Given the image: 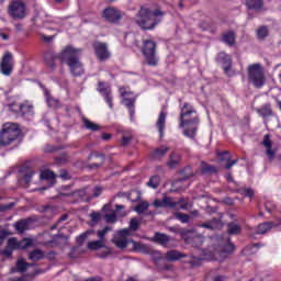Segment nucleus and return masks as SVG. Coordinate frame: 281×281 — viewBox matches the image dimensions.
<instances>
[{
    "label": "nucleus",
    "mask_w": 281,
    "mask_h": 281,
    "mask_svg": "<svg viewBox=\"0 0 281 281\" xmlns=\"http://www.w3.org/2000/svg\"><path fill=\"white\" fill-rule=\"evenodd\" d=\"M265 207H266L267 212H273V210L276 209V205L271 202H267L265 204Z\"/></svg>",
    "instance_id": "obj_63"
},
{
    "label": "nucleus",
    "mask_w": 281,
    "mask_h": 281,
    "mask_svg": "<svg viewBox=\"0 0 281 281\" xmlns=\"http://www.w3.org/2000/svg\"><path fill=\"white\" fill-rule=\"evenodd\" d=\"M8 247L11 248L13 251H14V249H19V240L14 237L9 238Z\"/></svg>",
    "instance_id": "obj_53"
},
{
    "label": "nucleus",
    "mask_w": 281,
    "mask_h": 281,
    "mask_svg": "<svg viewBox=\"0 0 281 281\" xmlns=\"http://www.w3.org/2000/svg\"><path fill=\"white\" fill-rule=\"evenodd\" d=\"M67 218H68V215H61V218H59V220L57 221V223L54 224V225L50 227V229H58V226L60 225V223H63V221H67Z\"/></svg>",
    "instance_id": "obj_61"
},
{
    "label": "nucleus",
    "mask_w": 281,
    "mask_h": 281,
    "mask_svg": "<svg viewBox=\"0 0 281 281\" xmlns=\"http://www.w3.org/2000/svg\"><path fill=\"white\" fill-rule=\"evenodd\" d=\"M83 126L87 131H100V125L97 123L91 122L89 119H82Z\"/></svg>",
    "instance_id": "obj_31"
},
{
    "label": "nucleus",
    "mask_w": 281,
    "mask_h": 281,
    "mask_svg": "<svg viewBox=\"0 0 281 281\" xmlns=\"http://www.w3.org/2000/svg\"><path fill=\"white\" fill-rule=\"evenodd\" d=\"M262 146L266 148V155H268L269 161H273L276 158V148H273V142L269 134L263 136Z\"/></svg>",
    "instance_id": "obj_17"
},
{
    "label": "nucleus",
    "mask_w": 281,
    "mask_h": 281,
    "mask_svg": "<svg viewBox=\"0 0 281 281\" xmlns=\"http://www.w3.org/2000/svg\"><path fill=\"white\" fill-rule=\"evenodd\" d=\"M98 91L104 98L108 106L113 109V97L111 95V88L104 82H99Z\"/></svg>",
    "instance_id": "obj_15"
},
{
    "label": "nucleus",
    "mask_w": 281,
    "mask_h": 281,
    "mask_svg": "<svg viewBox=\"0 0 281 281\" xmlns=\"http://www.w3.org/2000/svg\"><path fill=\"white\" fill-rule=\"evenodd\" d=\"M33 175H36V172H34L33 170H29V171L24 175V181H25L26 183H30V181H32Z\"/></svg>",
    "instance_id": "obj_60"
},
{
    "label": "nucleus",
    "mask_w": 281,
    "mask_h": 281,
    "mask_svg": "<svg viewBox=\"0 0 281 281\" xmlns=\"http://www.w3.org/2000/svg\"><path fill=\"white\" fill-rule=\"evenodd\" d=\"M33 241L31 238L23 239L19 241L18 249H27V247H32Z\"/></svg>",
    "instance_id": "obj_44"
},
{
    "label": "nucleus",
    "mask_w": 281,
    "mask_h": 281,
    "mask_svg": "<svg viewBox=\"0 0 281 281\" xmlns=\"http://www.w3.org/2000/svg\"><path fill=\"white\" fill-rule=\"evenodd\" d=\"M217 60L223 65L224 74H226V76H236V71L232 68V57H229V55L220 53Z\"/></svg>",
    "instance_id": "obj_12"
},
{
    "label": "nucleus",
    "mask_w": 281,
    "mask_h": 281,
    "mask_svg": "<svg viewBox=\"0 0 281 281\" xmlns=\"http://www.w3.org/2000/svg\"><path fill=\"white\" fill-rule=\"evenodd\" d=\"M111 227L105 226L102 231L97 232L99 240H103L104 243V236H106L111 232Z\"/></svg>",
    "instance_id": "obj_50"
},
{
    "label": "nucleus",
    "mask_w": 281,
    "mask_h": 281,
    "mask_svg": "<svg viewBox=\"0 0 281 281\" xmlns=\"http://www.w3.org/2000/svg\"><path fill=\"white\" fill-rule=\"evenodd\" d=\"M188 186H190V183L186 182V178L178 179L172 183L175 192H181L183 190H187Z\"/></svg>",
    "instance_id": "obj_23"
},
{
    "label": "nucleus",
    "mask_w": 281,
    "mask_h": 281,
    "mask_svg": "<svg viewBox=\"0 0 281 281\" xmlns=\"http://www.w3.org/2000/svg\"><path fill=\"white\" fill-rule=\"evenodd\" d=\"M0 67L1 74H3V76H10V74H12V54H4Z\"/></svg>",
    "instance_id": "obj_18"
},
{
    "label": "nucleus",
    "mask_w": 281,
    "mask_h": 281,
    "mask_svg": "<svg viewBox=\"0 0 281 281\" xmlns=\"http://www.w3.org/2000/svg\"><path fill=\"white\" fill-rule=\"evenodd\" d=\"M267 36H269V29H267V26H261L257 30V38H259V41H263Z\"/></svg>",
    "instance_id": "obj_40"
},
{
    "label": "nucleus",
    "mask_w": 281,
    "mask_h": 281,
    "mask_svg": "<svg viewBox=\"0 0 281 281\" xmlns=\"http://www.w3.org/2000/svg\"><path fill=\"white\" fill-rule=\"evenodd\" d=\"M218 160L225 164L224 168L226 170H229V168L238 164V160H232V155L229 154V151L220 153Z\"/></svg>",
    "instance_id": "obj_20"
},
{
    "label": "nucleus",
    "mask_w": 281,
    "mask_h": 281,
    "mask_svg": "<svg viewBox=\"0 0 281 281\" xmlns=\"http://www.w3.org/2000/svg\"><path fill=\"white\" fill-rule=\"evenodd\" d=\"M155 243H158V245H168L170 243V237L166 234L157 233L154 237Z\"/></svg>",
    "instance_id": "obj_27"
},
{
    "label": "nucleus",
    "mask_w": 281,
    "mask_h": 281,
    "mask_svg": "<svg viewBox=\"0 0 281 281\" xmlns=\"http://www.w3.org/2000/svg\"><path fill=\"white\" fill-rule=\"evenodd\" d=\"M148 207H150V203L146 201H139V203L135 206L134 212H137V214H144Z\"/></svg>",
    "instance_id": "obj_32"
},
{
    "label": "nucleus",
    "mask_w": 281,
    "mask_h": 281,
    "mask_svg": "<svg viewBox=\"0 0 281 281\" xmlns=\"http://www.w3.org/2000/svg\"><path fill=\"white\" fill-rule=\"evenodd\" d=\"M168 150H170V147L161 146L160 148H157L154 150V158L155 159H160V157H164Z\"/></svg>",
    "instance_id": "obj_38"
},
{
    "label": "nucleus",
    "mask_w": 281,
    "mask_h": 281,
    "mask_svg": "<svg viewBox=\"0 0 281 281\" xmlns=\"http://www.w3.org/2000/svg\"><path fill=\"white\" fill-rule=\"evenodd\" d=\"M248 80L252 82L257 89H260L265 85V72L260 64H254L248 67Z\"/></svg>",
    "instance_id": "obj_5"
},
{
    "label": "nucleus",
    "mask_w": 281,
    "mask_h": 281,
    "mask_svg": "<svg viewBox=\"0 0 281 281\" xmlns=\"http://www.w3.org/2000/svg\"><path fill=\"white\" fill-rule=\"evenodd\" d=\"M194 113H196V110L192 108V105L186 103L182 106L180 114V128H183L186 124H194L196 122V119L190 120V115H194Z\"/></svg>",
    "instance_id": "obj_10"
},
{
    "label": "nucleus",
    "mask_w": 281,
    "mask_h": 281,
    "mask_svg": "<svg viewBox=\"0 0 281 281\" xmlns=\"http://www.w3.org/2000/svg\"><path fill=\"white\" fill-rule=\"evenodd\" d=\"M175 217L180 221V223H190V215L188 214L176 212Z\"/></svg>",
    "instance_id": "obj_45"
},
{
    "label": "nucleus",
    "mask_w": 281,
    "mask_h": 281,
    "mask_svg": "<svg viewBox=\"0 0 281 281\" xmlns=\"http://www.w3.org/2000/svg\"><path fill=\"white\" fill-rule=\"evenodd\" d=\"M60 199L67 201V203H76V201H89V196H87V190H77L72 192H64L60 193Z\"/></svg>",
    "instance_id": "obj_8"
},
{
    "label": "nucleus",
    "mask_w": 281,
    "mask_h": 281,
    "mask_svg": "<svg viewBox=\"0 0 281 281\" xmlns=\"http://www.w3.org/2000/svg\"><path fill=\"white\" fill-rule=\"evenodd\" d=\"M246 5L249 10H256V12L260 11L263 5L262 0H246Z\"/></svg>",
    "instance_id": "obj_26"
},
{
    "label": "nucleus",
    "mask_w": 281,
    "mask_h": 281,
    "mask_svg": "<svg viewBox=\"0 0 281 281\" xmlns=\"http://www.w3.org/2000/svg\"><path fill=\"white\" fill-rule=\"evenodd\" d=\"M180 258H183V254L179 252V250H170L166 254V259L169 262H175V260H179Z\"/></svg>",
    "instance_id": "obj_29"
},
{
    "label": "nucleus",
    "mask_w": 281,
    "mask_h": 281,
    "mask_svg": "<svg viewBox=\"0 0 281 281\" xmlns=\"http://www.w3.org/2000/svg\"><path fill=\"white\" fill-rule=\"evenodd\" d=\"M164 12L150 7H140L136 14L135 21L142 30H155L161 23Z\"/></svg>",
    "instance_id": "obj_1"
},
{
    "label": "nucleus",
    "mask_w": 281,
    "mask_h": 281,
    "mask_svg": "<svg viewBox=\"0 0 281 281\" xmlns=\"http://www.w3.org/2000/svg\"><path fill=\"white\" fill-rule=\"evenodd\" d=\"M228 234H240V226L236 223L228 224Z\"/></svg>",
    "instance_id": "obj_47"
},
{
    "label": "nucleus",
    "mask_w": 281,
    "mask_h": 281,
    "mask_svg": "<svg viewBox=\"0 0 281 281\" xmlns=\"http://www.w3.org/2000/svg\"><path fill=\"white\" fill-rule=\"evenodd\" d=\"M45 95H46V102L48 104V106H52L53 109H56L59 104L57 99H54L50 94L49 91H45Z\"/></svg>",
    "instance_id": "obj_39"
},
{
    "label": "nucleus",
    "mask_w": 281,
    "mask_h": 281,
    "mask_svg": "<svg viewBox=\"0 0 281 281\" xmlns=\"http://www.w3.org/2000/svg\"><path fill=\"white\" fill-rule=\"evenodd\" d=\"M30 223L26 220H22L15 223V229L19 232V234H23V232L27 229Z\"/></svg>",
    "instance_id": "obj_36"
},
{
    "label": "nucleus",
    "mask_w": 281,
    "mask_h": 281,
    "mask_svg": "<svg viewBox=\"0 0 281 281\" xmlns=\"http://www.w3.org/2000/svg\"><path fill=\"white\" fill-rule=\"evenodd\" d=\"M176 207L173 210H188V202L184 199H180L179 201L175 202Z\"/></svg>",
    "instance_id": "obj_48"
},
{
    "label": "nucleus",
    "mask_w": 281,
    "mask_h": 281,
    "mask_svg": "<svg viewBox=\"0 0 281 281\" xmlns=\"http://www.w3.org/2000/svg\"><path fill=\"white\" fill-rule=\"evenodd\" d=\"M257 113H259L261 117H269V115H271L272 113L271 105L270 104L262 105L260 109L257 110Z\"/></svg>",
    "instance_id": "obj_34"
},
{
    "label": "nucleus",
    "mask_w": 281,
    "mask_h": 281,
    "mask_svg": "<svg viewBox=\"0 0 281 281\" xmlns=\"http://www.w3.org/2000/svg\"><path fill=\"white\" fill-rule=\"evenodd\" d=\"M128 199L131 201H140L142 199V192L137 191V190H132L128 194Z\"/></svg>",
    "instance_id": "obj_49"
},
{
    "label": "nucleus",
    "mask_w": 281,
    "mask_h": 281,
    "mask_svg": "<svg viewBox=\"0 0 281 281\" xmlns=\"http://www.w3.org/2000/svg\"><path fill=\"white\" fill-rule=\"evenodd\" d=\"M9 14L13 19H25L27 15V9L25 3L21 1H14L9 7Z\"/></svg>",
    "instance_id": "obj_9"
},
{
    "label": "nucleus",
    "mask_w": 281,
    "mask_h": 281,
    "mask_svg": "<svg viewBox=\"0 0 281 281\" xmlns=\"http://www.w3.org/2000/svg\"><path fill=\"white\" fill-rule=\"evenodd\" d=\"M103 19L109 21V23H117L122 19V12L113 7H109L103 11Z\"/></svg>",
    "instance_id": "obj_14"
},
{
    "label": "nucleus",
    "mask_w": 281,
    "mask_h": 281,
    "mask_svg": "<svg viewBox=\"0 0 281 281\" xmlns=\"http://www.w3.org/2000/svg\"><path fill=\"white\" fill-rule=\"evenodd\" d=\"M21 135V128L16 123H5L2 131L0 132V144L1 146H10L12 142L19 138Z\"/></svg>",
    "instance_id": "obj_3"
},
{
    "label": "nucleus",
    "mask_w": 281,
    "mask_h": 281,
    "mask_svg": "<svg viewBox=\"0 0 281 281\" xmlns=\"http://www.w3.org/2000/svg\"><path fill=\"white\" fill-rule=\"evenodd\" d=\"M162 207H171V210H173V207H177V204L175 203V201H172V198H168L165 194L162 196Z\"/></svg>",
    "instance_id": "obj_41"
},
{
    "label": "nucleus",
    "mask_w": 281,
    "mask_h": 281,
    "mask_svg": "<svg viewBox=\"0 0 281 281\" xmlns=\"http://www.w3.org/2000/svg\"><path fill=\"white\" fill-rule=\"evenodd\" d=\"M200 227H204L205 229H218V227H221V221L211 220L210 222L200 224Z\"/></svg>",
    "instance_id": "obj_30"
},
{
    "label": "nucleus",
    "mask_w": 281,
    "mask_h": 281,
    "mask_svg": "<svg viewBox=\"0 0 281 281\" xmlns=\"http://www.w3.org/2000/svg\"><path fill=\"white\" fill-rule=\"evenodd\" d=\"M80 54H82V49L75 48L74 46H66L58 56L61 63L68 65L72 76H82V74H85V67L80 61Z\"/></svg>",
    "instance_id": "obj_2"
},
{
    "label": "nucleus",
    "mask_w": 281,
    "mask_h": 281,
    "mask_svg": "<svg viewBox=\"0 0 281 281\" xmlns=\"http://www.w3.org/2000/svg\"><path fill=\"white\" fill-rule=\"evenodd\" d=\"M33 111L34 106L32 104L23 103L20 105V113H22V115H30Z\"/></svg>",
    "instance_id": "obj_35"
},
{
    "label": "nucleus",
    "mask_w": 281,
    "mask_h": 281,
    "mask_svg": "<svg viewBox=\"0 0 281 281\" xmlns=\"http://www.w3.org/2000/svg\"><path fill=\"white\" fill-rule=\"evenodd\" d=\"M29 267H30V263L25 262V260L23 259H19L16 262V269L18 271H20V273L25 272Z\"/></svg>",
    "instance_id": "obj_42"
},
{
    "label": "nucleus",
    "mask_w": 281,
    "mask_h": 281,
    "mask_svg": "<svg viewBox=\"0 0 281 281\" xmlns=\"http://www.w3.org/2000/svg\"><path fill=\"white\" fill-rule=\"evenodd\" d=\"M69 241V237L65 235H56L54 240L50 243V247H60L63 245H67Z\"/></svg>",
    "instance_id": "obj_24"
},
{
    "label": "nucleus",
    "mask_w": 281,
    "mask_h": 281,
    "mask_svg": "<svg viewBox=\"0 0 281 281\" xmlns=\"http://www.w3.org/2000/svg\"><path fill=\"white\" fill-rule=\"evenodd\" d=\"M94 49V54L99 60H106V58L111 57V53H109V46L102 42H94L92 44Z\"/></svg>",
    "instance_id": "obj_11"
},
{
    "label": "nucleus",
    "mask_w": 281,
    "mask_h": 281,
    "mask_svg": "<svg viewBox=\"0 0 281 281\" xmlns=\"http://www.w3.org/2000/svg\"><path fill=\"white\" fill-rule=\"evenodd\" d=\"M184 137H189V139H194L196 135V127H191L189 130H184L183 132Z\"/></svg>",
    "instance_id": "obj_51"
},
{
    "label": "nucleus",
    "mask_w": 281,
    "mask_h": 281,
    "mask_svg": "<svg viewBox=\"0 0 281 281\" xmlns=\"http://www.w3.org/2000/svg\"><path fill=\"white\" fill-rule=\"evenodd\" d=\"M201 170L204 175L216 172V167L203 164Z\"/></svg>",
    "instance_id": "obj_52"
},
{
    "label": "nucleus",
    "mask_w": 281,
    "mask_h": 281,
    "mask_svg": "<svg viewBox=\"0 0 281 281\" xmlns=\"http://www.w3.org/2000/svg\"><path fill=\"white\" fill-rule=\"evenodd\" d=\"M142 52L145 60L147 61V65H157V43H155V41L144 40Z\"/></svg>",
    "instance_id": "obj_4"
},
{
    "label": "nucleus",
    "mask_w": 281,
    "mask_h": 281,
    "mask_svg": "<svg viewBox=\"0 0 281 281\" xmlns=\"http://www.w3.org/2000/svg\"><path fill=\"white\" fill-rule=\"evenodd\" d=\"M116 218L117 217L115 216V214H106L105 215L106 223H115Z\"/></svg>",
    "instance_id": "obj_62"
},
{
    "label": "nucleus",
    "mask_w": 281,
    "mask_h": 281,
    "mask_svg": "<svg viewBox=\"0 0 281 281\" xmlns=\"http://www.w3.org/2000/svg\"><path fill=\"white\" fill-rule=\"evenodd\" d=\"M273 227V223L271 222H265L257 226V234H267L271 228Z\"/></svg>",
    "instance_id": "obj_28"
},
{
    "label": "nucleus",
    "mask_w": 281,
    "mask_h": 281,
    "mask_svg": "<svg viewBox=\"0 0 281 281\" xmlns=\"http://www.w3.org/2000/svg\"><path fill=\"white\" fill-rule=\"evenodd\" d=\"M203 240H204L203 236H195L192 238L191 243L193 247H199L200 245H203Z\"/></svg>",
    "instance_id": "obj_56"
},
{
    "label": "nucleus",
    "mask_w": 281,
    "mask_h": 281,
    "mask_svg": "<svg viewBox=\"0 0 281 281\" xmlns=\"http://www.w3.org/2000/svg\"><path fill=\"white\" fill-rule=\"evenodd\" d=\"M90 218H91V225H98L102 216L100 215V213H91Z\"/></svg>",
    "instance_id": "obj_55"
},
{
    "label": "nucleus",
    "mask_w": 281,
    "mask_h": 281,
    "mask_svg": "<svg viewBox=\"0 0 281 281\" xmlns=\"http://www.w3.org/2000/svg\"><path fill=\"white\" fill-rule=\"evenodd\" d=\"M154 207H164V200H155L153 203Z\"/></svg>",
    "instance_id": "obj_64"
},
{
    "label": "nucleus",
    "mask_w": 281,
    "mask_h": 281,
    "mask_svg": "<svg viewBox=\"0 0 281 281\" xmlns=\"http://www.w3.org/2000/svg\"><path fill=\"white\" fill-rule=\"evenodd\" d=\"M128 236H131V229L128 228H123L115 233L112 243L117 247V249H126L128 247Z\"/></svg>",
    "instance_id": "obj_6"
},
{
    "label": "nucleus",
    "mask_w": 281,
    "mask_h": 281,
    "mask_svg": "<svg viewBox=\"0 0 281 281\" xmlns=\"http://www.w3.org/2000/svg\"><path fill=\"white\" fill-rule=\"evenodd\" d=\"M14 207V202L9 204H0V212H8V210H12Z\"/></svg>",
    "instance_id": "obj_58"
},
{
    "label": "nucleus",
    "mask_w": 281,
    "mask_h": 281,
    "mask_svg": "<svg viewBox=\"0 0 281 281\" xmlns=\"http://www.w3.org/2000/svg\"><path fill=\"white\" fill-rule=\"evenodd\" d=\"M179 164H181V155L177 154L175 151H172L169 155V160L167 161V166L169 168H175L176 166H178Z\"/></svg>",
    "instance_id": "obj_22"
},
{
    "label": "nucleus",
    "mask_w": 281,
    "mask_h": 281,
    "mask_svg": "<svg viewBox=\"0 0 281 281\" xmlns=\"http://www.w3.org/2000/svg\"><path fill=\"white\" fill-rule=\"evenodd\" d=\"M30 260H33V262H37V260H43L45 258V254H43L42 250H33L29 255Z\"/></svg>",
    "instance_id": "obj_33"
},
{
    "label": "nucleus",
    "mask_w": 281,
    "mask_h": 281,
    "mask_svg": "<svg viewBox=\"0 0 281 281\" xmlns=\"http://www.w3.org/2000/svg\"><path fill=\"white\" fill-rule=\"evenodd\" d=\"M91 234H93V231H87L86 233L79 235L77 237V243L79 245H83L85 244V240H87V238H89V236H91Z\"/></svg>",
    "instance_id": "obj_46"
},
{
    "label": "nucleus",
    "mask_w": 281,
    "mask_h": 281,
    "mask_svg": "<svg viewBox=\"0 0 281 281\" xmlns=\"http://www.w3.org/2000/svg\"><path fill=\"white\" fill-rule=\"evenodd\" d=\"M87 247L91 251H98V249H103V254H99V258H106V256L111 254V249L106 247V244L104 243V240H101V239L89 241Z\"/></svg>",
    "instance_id": "obj_13"
},
{
    "label": "nucleus",
    "mask_w": 281,
    "mask_h": 281,
    "mask_svg": "<svg viewBox=\"0 0 281 281\" xmlns=\"http://www.w3.org/2000/svg\"><path fill=\"white\" fill-rule=\"evenodd\" d=\"M223 41L226 43V45H234L236 41V35L234 32H228L223 35Z\"/></svg>",
    "instance_id": "obj_37"
},
{
    "label": "nucleus",
    "mask_w": 281,
    "mask_h": 281,
    "mask_svg": "<svg viewBox=\"0 0 281 281\" xmlns=\"http://www.w3.org/2000/svg\"><path fill=\"white\" fill-rule=\"evenodd\" d=\"M166 117H168V112L162 110L156 121V128L159 133V137H164V133H166Z\"/></svg>",
    "instance_id": "obj_19"
},
{
    "label": "nucleus",
    "mask_w": 281,
    "mask_h": 281,
    "mask_svg": "<svg viewBox=\"0 0 281 281\" xmlns=\"http://www.w3.org/2000/svg\"><path fill=\"white\" fill-rule=\"evenodd\" d=\"M148 188H153L157 190L159 188V176H153L149 181L147 182Z\"/></svg>",
    "instance_id": "obj_43"
},
{
    "label": "nucleus",
    "mask_w": 281,
    "mask_h": 281,
    "mask_svg": "<svg viewBox=\"0 0 281 281\" xmlns=\"http://www.w3.org/2000/svg\"><path fill=\"white\" fill-rule=\"evenodd\" d=\"M40 179L49 181L50 186H54V183H56V173L50 170H44L41 172Z\"/></svg>",
    "instance_id": "obj_25"
},
{
    "label": "nucleus",
    "mask_w": 281,
    "mask_h": 281,
    "mask_svg": "<svg viewBox=\"0 0 281 281\" xmlns=\"http://www.w3.org/2000/svg\"><path fill=\"white\" fill-rule=\"evenodd\" d=\"M224 243L225 245L223 246L222 251L215 254V260H218V262H223V260L227 258V254L234 251V244L229 241V238H226Z\"/></svg>",
    "instance_id": "obj_16"
},
{
    "label": "nucleus",
    "mask_w": 281,
    "mask_h": 281,
    "mask_svg": "<svg viewBox=\"0 0 281 281\" xmlns=\"http://www.w3.org/2000/svg\"><path fill=\"white\" fill-rule=\"evenodd\" d=\"M120 93L123 98V104L127 106L130 115L133 117L135 115V100H137V97L132 91L126 90V88H120Z\"/></svg>",
    "instance_id": "obj_7"
},
{
    "label": "nucleus",
    "mask_w": 281,
    "mask_h": 281,
    "mask_svg": "<svg viewBox=\"0 0 281 281\" xmlns=\"http://www.w3.org/2000/svg\"><path fill=\"white\" fill-rule=\"evenodd\" d=\"M130 243H132L134 251H139V254H150V247L147 245L137 243L133 239H131Z\"/></svg>",
    "instance_id": "obj_21"
},
{
    "label": "nucleus",
    "mask_w": 281,
    "mask_h": 281,
    "mask_svg": "<svg viewBox=\"0 0 281 281\" xmlns=\"http://www.w3.org/2000/svg\"><path fill=\"white\" fill-rule=\"evenodd\" d=\"M12 249L9 248V246L4 249L0 251V256H5L7 258H11L12 257Z\"/></svg>",
    "instance_id": "obj_59"
},
{
    "label": "nucleus",
    "mask_w": 281,
    "mask_h": 281,
    "mask_svg": "<svg viewBox=\"0 0 281 281\" xmlns=\"http://www.w3.org/2000/svg\"><path fill=\"white\" fill-rule=\"evenodd\" d=\"M149 254L155 262L161 259V252H159L158 250H149Z\"/></svg>",
    "instance_id": "obj_57"
},
{
    "label": "nucleus",
    "mask_w": 281,
    "mask_h": 281,
    "mask_svg": "<svg viewBox=\"0 0 281 281\" xmlns=\"http://www.w3.org/2000/svg\"><path fill=\"white\" fill-rule=\"evenodd\" d=\"M127 229H132L133 232H137L139 229V222L137 221V218H132L130 221V228Z\"/></svg>",
    "instance_id": "obj_54"
}]
</instances>
